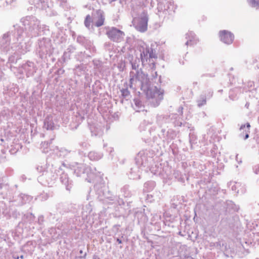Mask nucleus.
Returning a JSON list of instances; mask_svg holds the SVG:
<instances>
[{
	"instance_id": "f257e3e1",
	"label": "nucleus",
	"mask_w": 259,
	"mask_h": 259,
	"mask_svg": "<svg viewBox=\"0 0 259 259\" xmlns=\"http://www.w3.org/2000/svg\"><path fill=\"white\" fill-rule=\"evenodd\" d=\"M148 15L144 12L140 17L135 18L133 19V24L137 30L141 32H144L148 29Z\"/></svg>"
},
{
	"instance_id": "f03ea898",
	"label": "nucleus",
	"mask_w": 259,
	"mask_h": 259,
	"mask_svg": "<svg viewBox=\"0 0 259 259\" xmlns=\"http://www.w3.org/2000/svg\"><path fill=\"white\" fill-rule=\"evenodd\" d=\"M139 50L141 52V56L142 59H143V58H146L149 57V58H153L156 57V55L153 49L150 48L144 42H143V44L140 46Z\"/></svg>"
},
{
	"instance_id": "7ed1b4c3",
	"label": "nucleus",
	"mask_w": 259,
	"mask_h": 259,
	"mask_svg": "<svg viewBox=\"0 0 259 259\" xmlns=\"http://www.w3.org/2000/svg\"><path fill=\"white\" fill-rule=\"evenodd\" d=\"M108 37L114 41H119L122 38L124 33L116 28H112L106 33Z\"/></svg>"
},
{
	"instance_id": "20e7f679",
	"label": "nucleus",
	"mask_w": 259,
	"mask_h": 259,
	"mask_svg": "<svg viewBox=\"0 0 259 259\" xmlns=\"http://www.w3.org/2000/svg\"><path fill=\"white\" fill-rule=\"evenodd\" d=\"M219 34L221 40L224 43L230 44L233 42L234 36L230 32L222 30L220 32Z\"/></svg>"
},
{
	"instance_id": "39448f33",
	"label": "nucleus",
	"mask_w": 259,
	"mask_h": 259,
	"mask_svg": "<svg viewBox=\"0 0 259 259\" xmlns=\"http://www.w3.org/2000/svg\"><path fill=\"white\" fill-rule=\"evenodd\" d=\"M97 14H98V19L96 22L95 25L97 27H100L104 24L105 18L103 15V13L101 12L100 10L97 11Z\"/></svg>"
},
{
	"instance_id": "423d86ee",
	"label": "nucleus",
	"mask_w": 259,
	"mask_h": 259,
	"mask_svg": "<svg viewBox=\"0 0 259 259\" xmlns=\"http://www.w3.org/2000/svg\"><path fill=\"white\" fill-rule=\"evenodd\" d=\"M197 41H198V39H196V38L195 36H192V39H190L189 40H188L186 42V45H190V46L193 45L194 44H196Z\"/></svg>"
},
{
	"instance_id": "0eeeda50",
	"label": "nucleus",
	"mask_w": 259,
	"mask_h": 259,
	"mask_svg": "<svg viewBox=\"0 0 259 259\" xmlns=\"http://www.w3.org/2000/svg\"><path fill=\"white\" fill-rule=\"evenodd\" d=\"M91 22V17L89 15H88V16H87L85 21H84V24H85V26L87 27H89L90 26Z\"/></svg>"
},
{
	"instance_id": "6e6552de",
	"label": "nucleus",
	"mask_w": 259,
	"mask_h": 259,
	"mask_svg": "<svg viewBox=\"0 0 259 259\" xmlns=\"http://www.w3.org/2000/svg\"><path fill=\"white\" fill-rule=\"evenodd\" d=\"M250 4L252 7H259V0H251Z\"/></svg>"
},
{
	"instance_id": "1a4fd4ad",
	"label": "nucleus",
	"mask_w": 259,
	"mask_h": 259,
	"mask_svg": "<svg viewBox=\"0 0 259 259\" xmlns=\"http://www.w3.org/2000/svg\"><path fill=\"white\" fill-rule=\"evenodd\" d=\"M122 95L123 97H126L130 94L129 91L127 89H123L121 90Z\"/></svg>"
},
{
	"instance_id": "9d476101",
	"label": "nucleus",
	"mask_w": 259,
	"mask_h": 259,
	"mask_svg": "<svg viewBox=\"0 0 259 259\" xmlns=\"http://www.w3.org/2000/svg\"><path fill=\"white\" fill-rule=\"evenodd\" d=\"M14 0H6V3L7 5H10L11 4Z\"/></svg>"
},
{
	"instance_id": "9b49d317",
	"label": "nucleus",
	"mask_w": 259,
	"mask_h": 259,
	"mask_svg": "<svg viewBox=\"0 0 259 259\" xmlns=\"http://www.w3.org/2000/svg\"><path fill=\"white\" fill-rule=\"evenodd\" d=\"M246 126H247V133H249V128L250 127V125L249 123H247L246 124Z\"/></svg>"
},
{
	"instance_id": "f8f14e48",
	"label": "nucleus",
	"mask_w": 259,
	"mask_h": 259,
	"mask_svg": "<svg viewBox=\"0 0 259 259\" xmlns=\"http://www.w3.org/2000/svg\"><path fill=\"white\" fill-rule=\"evenodd\" d=\"M117 242L119 243V244H121L122 243V241L120 239H119V238H117V240H116Z\"/></svg>"
},
{
	"instance_id": "ddd939ff",
	"label": "nucleus",
	"mask_w": 259,
	"mask_h": 259,
	"mask_svg": "<svg viewBox=\"0 0 259 259\" xmlns=\"http://www.w3.org/2000/svg\"><path fill=\"white\" fill-rule=\"evenodd\" d=\"M245 124H244V125H242V126H241V128H241V129H242L243 128H244V127H245Z\"/></svg>"
},
{
	"instance_id": "4468645a",
	"label": "nucleus",
	"mask_w": 259,
	"mask_h": 259,
	"mask_svg": "<svg viewBox=\"0 0 259 259\" xmlns=\"http://www.w3.org/2000/svg\"><path fill=\"white\" fill-rule=\"evenodd\" d=\"M248 136H248V134H246V135H245V139H247V138H248Z\"/></svg>"
}]
</instances>
